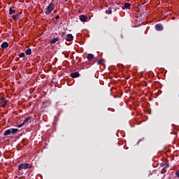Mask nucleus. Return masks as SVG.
<instances>
[{
  "label": "nucleus",
  "instance_id": "6",
  "mask_svg": "<svg viewBox=\"0 0 179 179\" xmlns=\"http://www.w3.org/2000/svg\"><path fill=\"white\" fill-rule=\"evenodd\" d=\"M79 17L80 20H81L82 22H87V16L85 15H80Z\"/></svg>",
  "mask_w": 179,
  "mask_h": 179
},
{
  "label": "nucleus",
  "instance_id": "19",
  "mask_svg": "<svg viewBox=\"0 0 179 179\" xmlns=\"http://www.w3.org/2000/svg\"><path fill=\"white\" fill-rule=\"evenodd\" d=\"M97 62H98V65H101V64H103V62H104V59H101L98 60Z\"/></svg>",
  "mask_w": 179,
  "mask_h": 179
},
{
  "label": "nucleus",
  "instance_id": "13",
  "mask_svg": "<svg viewBox=\"0 0 179 179\" xmlns=\"http://www.w3.org/2000/svg\"><path fill=\"white\" fill-rule=\"evenodd\" d=\"M11 133V130L10 129H7L4 133H3V136H8V135H10Z\"/></svg>",
  "mask_w": 179,
  "mask_h": 179
},
{
  "label": "nucleus",
  "instance_id": "9",
  "mask_svg": "<svg viewBox=\"0 0 179 179\" xmlns=\"http://www.w3.org/2000/svg\"><path fill=\"white\" fill-rule=\"evenodd\" d=\"M1 106H2L3 107H5V106H6V103H8V101L6 100V99L2 98V99H1Z\"/></svg>",
  "mask_w": 179,
  "mask_h": 179
},
{
  "label": "nucleus",
  "instance_id": "23",
  "mask_svg": "<svg viewBox=\"0 0 179 179\" xmlns=\"http://www.w3.org/2000/svg\"><path fill=\"white\" fill-rule=\"evenodd\" d=\"M164 166H165V169H169V167H170V165L169 164V163L165 164Z\"/></svg>",
  "mask_w": 179,
  "mask_h": 179
},
{
  "label": "nucleus",
  "instance_id": "24",
  "mask_svg": "<svg viewBox=\"0 0 179 179\" xmlns=\"http://www.w3.org/2000/svg\"><path fill=\"white\" fill-rule=\"evenodd\" d=\"M176 176L179 178V170L176 172Z\"/></svg>",
  "mask_w": 179,
  "mask_h": 179
},
{
  "label": "nucleus",
  "instance_id": "2",
  "mask_svg": "<svg viewBox=\"0 0 179 179\" xmlns=\"http://www.w3.org/2000/svg\"><path fill=\"white\" fill-rule=\"evenodd\" d=\"M29 169V164H21L18 166V170L20 171V175L23 176L22 170H27Z\"/></svg>",
  "mask_w": 179,
  "mask_h": 179
},
{
  "label": "nucleus",
  "instance_id": "28",
  "mask_svg": "<svg viewBox=\"0 0 179 179\" xmlns=\"http://www.w3.org/2000/svg\"><path fill=\"white\" fill-rule=\"evenodd\" d=\"M122 37H124V36L122 35Z\"/></svg>",
  "mask_w": 179,
  "mask_h": 179
},
{
  "label": "nucleus",
  "instance_id": "29",
  "mask_svg": "<svg viewBox=\"0 0 179 179\" xmlns=\"http://www.w3.org/2000/svg\"><path fill=\"white\" fill-rule=\"evenodd\" d=\"M178 97H179V94H178Z\"/></svg>",
  "mask_w": 179,
  "mask_h": 179
},
{
  "label": "nucleus",
  "instance_id": "17",
  "mask_svg": "<svg viewBox=\"0 0 179 179\" xmlns=\"http://www.w3.org/2000/svg\"><path fill=\"white\" fill-rule=\"evenodd\" d=\"M10 129L11 131V134H16V132H17L19 131V129H13V128H12V129Z\"/></svg>",
  "mask_w": 179,
  "mask_h": 179
},
{
  "label": "nucleus",
  "instance_id": "4",
  "mask_svg": "<svg viewBox=\"0 0 179 179\" xmlns=\"http://www.w3.org/2000/svg\"><path fill=\"white\" fill-rule=\"evenodd\" d=\"M1 47L2 50H5L9 47V43L6 41L3 42L2 44L1 45Z\"/></svg>",
  "mask_w": 179,
  "mask_h": 179
},
{
  "label": "nucleus",
  "instance_id": "11",
  "mask_svg": "<svg viewBox=\"0 0 179 179\" xmlns=\"http://www.w3.org/2000/svg\"><path fill=\"white\" fill-rule=\"evenodd\" d=\"M93 58H94V55L92 53H89L87 55V59L88 61H92V59H93Z\"/></svg>",
  "mask_w": 179,
  "mask_h": 179
},
{
  "label": "nucleus",
  "instance_id": "8",
  "mask_svg": "<svg viewBox=\"0 0 179 179\" xmlns=\"http://www.w3.org/2000/svg\"><path fill=\"white\" fill-rule=\"evenodd\" d=\"M73 40V36H72V34H67L66 41H72Z\"/></svg>",
  "mask_w": 179,
  "mask_h": 179
},
{
  "label": "nucleus",
  "instance_id": "20",
  "mask_svg": "<svg viewBox=\"0 0 179 179\" xmlns=\"http://www.w3.org/2000/svg\"><path fill=\"white\" fill-rule=\"evenodd\" d=\"M167 172V169L166 168H163L162 171H161V174H164V173Z\"/></svg>",
  "mask_w": 179,
  "mask_h": 179
},
{
  "label": "nucleus",
  "instance_id": "7",
  "mask_svg": "<svg viewBox=\"0 0 179 179\" xmlns=\"http://www.w3.org/2000/svg\"><path fill=\"white\" fill-rule=\"evenodd\" d=\"M131 8V3H125L124 6L122 7V9L124 10V9H130Z\"/></svg>",
  "mask_w": 179,
  "mask_h": 179
},
{
  "label": "nucleus",
  "instance_id": "22",
  "mask_svg": "<svg viewBox=\"0 0 179 179\" xmlns=\"http://www.w3.org/2000/svg\"><path fill=\"white\" fill-rule=\"evenodd\" d=\"M23 125H24V123L22 122V124L17 125V128H22Z\"/></svg>",
  "mask_w": 179,
  "mask_h": 179
},
{
  "label": "nucleus",
  "instance_id": "25",
  "mask_svg": "<svg viewBox=\"0 0 179 179\" xmlns=\"http://www.w3.org/2000/svg\"><path fill=\"white\" fill-rule=\"evenodd\" d=\"M142 141H145V138H143L138 140V143H139V142H142Z\"/></svg>",
  "mask_w": 179,
  "mask_h": 179
},
{
  "label": "nucleus",
  "instance_id": "12",
  "mask_svg": "<svg viewBox=\"0 0 179 179\" xmlns=\"http://www.w3.org/2000/svg\"><path fill=\"white\" fill-rule=\"evenodd\" d=\"M57 41H59V38H54L50 41V44H55Z\"/></svg>",
  "mask_w": 179,
  "mask_h": 179
},
{
  "label": "nucleus",
  "instance_id": "5",
  "mask_svg": "<svg viewBox=\"0 0 179 179\" xmlns=\"http://www.w3.org/2000/svg\"><path fill=\"white\" fill-rule=\"evenodd\" d=\"M155 29L157 31H162L163 30V25L162 24H157L155 25Z\"/></svg>",
  "mask_w": 179,
  "mask_h": 179
},
{
  "label": "nucleus",
  "instance_id": "21",
  "mask_svg": "<svg viewBox=\"0 0 179 179\" xmlns=\"http://www.w3.org/2000/svg\"><path fill=\"white\" fill-rule=\"evenodd\" d=\"M18 57H20V58H23L24 57V52H22V53L19 54Z\"/></svg>",
  "mask_w": 179,
  "mask_h": 179
},
{
  "label": "nucleus",
  "instance_id": "3",
  "mask_svg": "<svg viewBox=\"0 0 179 179\" xmlns=\"http://www.w3.org/2000/svg\"><path fill=\"white\" fill-rule=\"evenodd\" d=\"M22 13L20 12L12 15V19H13V20H19L20 19V16H22Z\"/></svg>",
  "mask_w": 179,
  "mask_h": 179
},
{
  "label": "nucleus",
  "instance_id": "1",
  "mask_svg": "<svg viewBox=\"0 0 179 179\" xmlns=\"http://www.w3.org/2000/svg\"><path fill=\"white\" fill-rule=\"evenodd\" d=\"M55 9V4L50 3L45 10V15H50L53 10Z\"/></svg>",
  "mask_w": 179,
  "mask_h": 179
},
{
  "label": "nucleus",
  "instance_id": "15",
  "mask_svg": "<svg viewBox=\"0 0 179 179\" xmlns=\"http://www.w3.org/2000/svg\"><path fill=\"white\" fill-rule=\"evenodd\" d=\"M13 8H15V7H10L9 15H13V13H16V10H13Z\"/></svg>",
  "mask_w": 179,
  "mask_h": 179
},
{
  "label": "nucleus",
  "instance_id": "16",
  "mask_svg": "<svg viewBox=\"0 0 179 179\" xmlns=\"http://www.w3.org/2000/svg\"><path fill=\"white\" fill-rule=\"evenodd\" d=\"M26 55H31V49L29 48L25 51Z\"/></svg>",
  "mask_w": 179,
  "mask_h": 179
},
{
  "label": "nucleus",
  "instance_id": "27",
  "mask_svg": "<svg viewBox=\"0 0 179 179\" xmlns=\"http://www.w3.org/2000/svg\"><path fill=\"white\" fill-rule=\"evenodd\" d=\"M64 36H65V32H63L62 37H64Z\"/></svg>",
  "mask_w": 179,
  "mask_h": 179
},
{
  "label": "nucleus",
  "instance_id": "26",
  "mask_svg": "<svg viewBox=\"0 0 179 179\" xmlns=\"http://www.w3.org/2000/svg\"><path fill=\"white\" fill-rule=\"evenodd\" d=\"M55 19L57 20H58V19H59V15H56V17H55Z\"/></svg>",
  "mask_w": 179,
  "mask_h": 179
},
{
  "label": "nucleus",
  "instance_id": "14",
  "mask_svg": "<svg viewBox=\"0 0 179 179\" xmlns=\"http://www.w3.org/2000/svg\"><path fill=\"white\" fill-rule=\"evenodd\" d=\"M30 120H31V117L29 116L27 118L24 119V120L23 121V124L24 125V124H27V122H29V121H30Z\"/></svg>",
  "mask_w": 179,
  "mask_h": 179
},
{
  "label": "nucleus",
  "instance_id": "18",
  "mask_svg": "<svg viewBox=\"0 0 179 179\" xmlns=\"http://www.w3.org/2000/svg\"><path fill=\"white\" fill-rule=\"evenodd\" d=\"M112 10H111V7H110L108 10H106V13H107V15H111L112 13Z\"/></svg>",
  "mask_w": 179,
  "mask_h": 179
},
{
  "label": "nucleus",
  "instance_id": "10",
  "mask_svg": "<svg viewBox=\"0 0 179 179\" xmlns=\"http://www.w3.org/2000/svg\"><path fill=\"white\" fill-rule=\"evenodd\" d=\"M70 76L73 78H79V73L78 72H74V73H71L70 74Z\"/></svg>",
  "mask_w": 179,
  "mask_h": 179
}]
</instances>
